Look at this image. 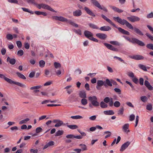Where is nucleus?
Instances as JSON below:
<instances>
[{
	"label": "nucleus",
	"mask_w": 153,
	"mask_h": 153,
	"mask_svg": "<svg viewBox=\"0 0 153 153\" xmlns=\"http://www.w3.org/2000/svg\"><path fill=\"white\" fill-rule=\"evenodd\" d=\"M52 19L53 20H56L62 22H65L67 23L70 24L71 25H72L75 27H78V24L75 23L71 20H68L67 19L62 17V16H52Z\"/></svg>",
	"instance_id": "obj_1"
},
{
	"label": "nucleus",
	"mask_w": 153,
	"mask_h": 153,
	"mask_svg": "<svg viewBox=\"0 0 153 153\" xmlns=\"http://www.w3.org/2000/svg\"><path fill=\"white\" fill-rule=\"evenodd\" d=\"M88 100L91 102L89 104V106L91 108H93L94 106L96 107L99 106L100 103L97 101V98L96 96L89 97Z\"/></svg>",
	"instance_id": "obj_2"
},
{
	"label": "nucleus",
	"mask_w": 153,
	"mask_h": 153,
	"mask_svg": "<svg viewBox=\"0 0 153 153\" xmlns=\"http://www.w3.org/2000/svg\"><path fill=\"white\" fill-rule=\"evenodd\" d=\"M113 19L114 20L117 22L122 25H125L129 29H133V27L132 25L125 19H122L119 17H114Z\"/></svg>",
	"instance_id": "obj_3"
},
{
	"label": "nucleus",
	"mask_w": 153,
	"mask_h": 153,
	"mask_svg": "<svg viewBox=\"0 0 153 153\" xmlns=\"http://www.w3.org/2000/svg\"><path fill=\"white\" fill-rule=\"evenodd\" d=\"M0 78H3L5 81L10 84H13L22 88L26 87L25 85L18 82L13 81L12 79L5 76L3 74H0Z\"/></svg>",
	"instance_id": "obj_4"
},
{
	"label": "nucleus",
	"mask_w": 153,
	"mask_h": 153,
	"mask_svg": "<svg viewBox=\"0 0 153 153\" xmlns=\"http://www.w3.org/2000/svg\"><path fill=\"white\" fill-rule=\"evenodd\" d=\"M84 34L85 36L89 39L95 42H98V40L97 39L93 37V34L90 32L85 30L84 32Z\"/></svg>",
	"instance_id": "obj_5"
},
{
	"label": "nucleus",
	"mask_w": 153,
	"mask_h": 153,
	"mask_svg": "<svg viewBox=\"0 0 153 153\" xmlns=\"http://www.w3.org/2000/svg\"><path fill=\"white\" fill-rule=\"evenodd\" d=\"M126 39L129 41V42L133 43H136L138 45H139L141 46H143L145 45L144 43L142 41H140L138 40L137 39L134 38H132L131 39H130L129 38H126Z\"/></svg>",
	"instance_id": "obj_6"
},
{
	"label": "nucleus",
	"mask_w": 153,
	"mask_h": 153,
	"mask_svg": "<svg viewBox=\"0 0 153 153\" xmlns=\"http://www.w3.org/2000/svg\"><path fill=\"white\" fill-rule=\"evenodd\" d=\"M41 8L47 9L53 12H56V11L52 9L51 7L45 4H39V9H40Z\"/></svg>",
	"instance_id": "obj_7"
},
{
	"label": "nucleus",
	"mask_w": 153,
	"mask_h": 153,
	"mask_svg": "<svg viewBox=\"0 0 153 153\" xmlns=\"http://www.w3.org/2000/svg\"><path fill=\"white\" fill-rule=\"evenodd\" d=\"M53 122L56 123L54 126L55 127H59L61 126L62 125L66 126V125L68 124V123H67L66 124L64 123L63 122L62 120H54L53 121Z\"/></svg>",
	"instance_id": "obj_8"
},
{
	"label": "nucleus",
	"mask_w": 153,
	"mask_h": 153,
	"mask_svg": "<svg viewBox=\"0 0 153 153\" xmlns=\"http://www.w3.org/2000/svg\"><path fill=\"white\" fill-rule=\"evenodd\" d=\"M127 19L129 21L133 22L139 21L140 19V18L134 16H131L130 17H128Z\"/></svg>",
	"instance_id": "obj_9"
},
{
	"label": "nucleus",
	"mask_w": 153,
	"mask_h": 153,
	"mask_svg": "<svg viewBox=\"0 0 153 153\" xmlns=\"http://www.w3.org/2000/svg\"><path fill=\"white\" fill-rule=\"evenodd\" d=\"M102 18L105 20H106L107 22H108L111 25L113 26L114 27L117 28V27L111 21V20L107 18L103 14L101 15Z\"/></svg>",
	"instance_id": "obj_10"
},
{
	"label": "nucleus",
	"mask_w": 153,
	"mask_h": 153,
	"mask_svg": "<svg viewBox=\"0 0 153 153\" xmlns=\"http://www.w3.org/2000/svg\"><path fill=\"white\" fill-rule=\"evenodd\" d=\"M102 18L105 20H106L107 22H108L111 25L113 26L114 27L117 28V27L111 21V20L107 18L103 14L101 15Z\"/></svg>",
	"instance_id": "obj_11"
},
{
	"label": "nucleus",
	"mask_w": 153,
	"mask_h": 153,
	"mask_svg": "<svg viewBox=\"0 0 153 153\" xmlns=\"http://www.w3.org/2000/svg\"><path fill=\"white\" fill-rule=\"evenodd\" d=\"M104 44L110 50L115 51H118L117 49L115 48L111 45L105 43H104Z\"/></svg>",
	"instance_id": "obj_12"
},
{
	"label": "nucleus",
	"mask_w": 153,
	"mask_h": 153,
	"mask_svg": "<svg viewBox=\"0 0 153 153\" xmlns=\"http://www.w3.org/2000/svg\"><path fill=\"white\" fill-rule=\"evenodd\" d=\"M130 144V142L129 141H127L123 144L121 147L120 151L121 152L123 151L126 149L128 147Z\"/></svg>",
	"instance_id": "obj_13"
},
{
	"label": "nucleus",
	"mask_w": 153,
	"mask_h": 153,
	"mask_svg": "<svg viewBox=\"0 0 153 153\" xmlns=\"http://www.w3.org/2000/svg\"><path fill=\"white\" fill-rule=\"evenodd\" d=\"M30 89L33 90V94L37 95L38 93V86H33L30 88Z\"/></svg>",
	"instance_id": "obj_14"
},
{
	"label": "nucleus",
	"mask_w": 153,
	"mask_h": 153,
	"mask_svg": "<svg viewBox=\"0 0 153 153\" xmlns=\"http://www.w3.org/2000/svg\"><path fill=\"white\" fill-rule=\"evenodd\" d=\"M131 58L137 60H142L144 59V57L143 56L139 55H136L131 56Z\"/></svg>",
	"instance_id": "obj_15"
},
{
	"label": "nucleus",
	"mask_w": 153,
	"mask_h": 153,
	"mask_svg": "<svg viewBox=\"0 0 153 153\" xmlns=\"http://www.w3.org/2000/svg\"><path fill=\"white\" fill-rule=\"evenodd\" d=\"M129 124L128 123H126L124 124L122 128L124 132L128 133L130 132L128 129Z\"/></svg>",
	"instance_id": "obj_16"
},
{
	"label": "nucleus",
	"mask_w": 153,
	"mask_h": 153,
	"mask_svg": "<svg viewBox=\"0 0 153 153\" xmlns=\"http://www.w3.org/2000/svg\"><path fill=\"white\" fill-rule=\"evenodd\" d=\"M84 10L86 11L87 13L89 15L94 17L95 16L94 13L90 10L87 7H84Z\"/></svg>",
	"instance_id": "obj_17"
},
{
	"label": "nucleus",
	"mask_w": 153,
	"mask_h": 153,
	"mask_svg": "<svg viewBox=\"0 0 153 153\" xmlns=\"http://www.w3.org/2000/svg\"><path fill=\"white\" fill-rule=\"evenodd\" d=\"M96 36L100 39H104L106 38V35L104 33H98L96 34Z\"/></svg>",
	"instance_id": "obj_18"
},
{
	"label": "nucleus",
	"mask_w": 153,
	"mask_h": 153,
	"mask_svg": "<svg viewBox=\"0 0 153 153\" xmlns=\"http://www.w3.org/2000/svg\"><path fill=\"white\" fill-rule=\"evenodd\" d=\"M26 1L28 3L33 4L37 7L38 8V4L35 0H26Z\"/></svg>",
	"instance_id": "obj_19"
},
{
	"label": "nucleus",
	"mask_w": 153,
	"mask_h": 153,
	"mask_svg": "<svg viewBox=\"0 0 153 153\" xmlns=\"http://www.w3.org/2000/svg\"><path fill=\"white\" fill-rule=\"evenodd\" d=\"M79 97L82 98H86V92L84 91H82L79 92Z\"/></svg>",
	"instance_id": "obj_20"
},
{
	"label": "nucleus",
	"mask_w": 153,
	"mask_h": 153,
	"mask_svg": "<svg viewBox=\"0 0 153 153\" xmlns=\"http://www.w3.org/2000/svg\"><path fill=\"white\" fill-rule=\"evenodd\" d=\"M82 14L81 11L80 10H77L73 12V15L76 16H79Z\"/></svg>",
	"instance_id": "obj_21"
},
{
	"label": "nucleus",
	"mask_w": 153,
	"mask_h": 153,
	"mask_svg": "<svg viewBox=\"0 0 153 153\" xmlns=\"http://www.w3.org/2000/svg\"><path fill=\"white\" fill-rule=\"evenodd\" d=\"M7 62H9L10 64L12 65L15 64L16 62V60L15 59L13 58L11 59L9 57H7Z\"/></svg>",
	"instance_id": "obj_22"
},
{
	"label": "nucleus",
	"mask_w": 153,
	"mask_h": 153,
	"mask_svg": "<svg viewBox=\"0 0 153 153\" xmlns=\"http://www.w3.org/2000/svg\"><path fill=\"white\" fill-rule=\"evenodd\" d=\"M91 3L96 7L98 8L101 7V5L96 0H91Z\"/></svg>",
	"instance_id": "obj_23"
},
{
	"label": "nucleus",
	"mask_w": 153,
	"mask_h": 153,
	"mask_svg": "<svg viewBox=\"0 0 153 153\" xmlns=\"http://www.w3.org/2000/svg\"><path fill=\"white\" fill-rule=\"evenodd\" d=\"M54 144V142L53 141H50L48 142L43 147V149H45L47 148L52 146Z\"/></svg>",
	"instance_id": "obj_24"
},
{
	"label": "nucleus",
	"mask_w": 153,
	"mask_h": 153,
	"mask_svg": "<svg viewBox=\"0 0 153 153\" xmlns=\"http://www.w3.org/2000/svg\"><path fill=\"white\" fill-rule=\"evenodd\" d=\"M110 7L115 11L117 12L118 13H121L123 11L122 10L116 7L111 6H110Z\"/></svg>",
	"instance_id": "obj_25"
},
{
	"label": "nucleus",
	"mask_w": 153,
	"mask_h": 153,
	"mask_svg": "<svg viewBox=\"0 0 153 153\" xmlns=\"http://www.w3.org/2000/svg\"><path fill=\"white\" fill-rule=\"evenodd\" d=\"M103 113L106 115H112L114 114V111L112 110L105 111H104Z\"/></svg>",
	"instance_id": "obj_26"
},
{
	"label": "nucleus",
	"mask_w": 153,
	"mask_h": 153,
	"mask_svg": "<svg viewBox=\"0 0 153 153\" xmlns=\"http://www.w3.org/2000/svg\"><path fill=\"white\" fill-rule=\"evenodd\" d=\"M105 81H103L102 80H98L97 81V84L99 86H100L102 87L103 85H104L105 86H106V84H105Z\"/></svg>",
	"instance_id": "obj_27"
},
{
	"label": "nucleus",
	"mask_w": 153,
	"mask_h": 153,
	"mask_svg": "<svg viewBox=\"0 0 153 153\" xmlns=\"http://www.w3.org/2000/svg\"><path fill=\"white\" fill-rule=\"evenodd\" d=\"M16 75L20 78L24 79H26V77L22 74L20 73L19 72H16Z\"/></svg>",
	"instance_id": "obj_28"
},
{
	"label": "nucleus",
	"mask_w": 153,
	"mask_h": 153,
	"mask_svg": "<svg viewBox=\"0 0 153 153\" xmlns=\"http://www.w3.org/2000/svg\"><path fill=\"white\" fill-rule=\"evenodd\" d=\"M66 125L68 128L72 129H74L78 128V126L76 125H68V124Z\"/></svg>",
	"instance_id": "obj_29"
},
{
	"label": "nucleus",
	"mask_w": 153,
	"mask_h": 153,
	"mask_svg": "<svg viewBox=\"0 0 153 153\" xmlns=\"http://www.w3.org/2000/svg\"><path fill=\"white\" fill-rule=\"evenodd\" d=\"M106 103L103 101H102L100 103V106L101 108H106L108 106V105Z\"/></svg>",
	"instance_id": "obj_30"
},
{
	"label": "nucleus",
	"mask_w": 153,
	"mask_h": 153,
	"mask_svg": "<svg viewBox=\"0 0 153 153\" xmlns=\"http://www.w3.org/2000/svg\"><path fill=\"white\" fill-rule=\"evenodd\" d=\"M39 50H40V56H42L43 55V53L44 52L45 50V48L42 46H39Z\"/></svg>",
	"instance_id": "obj_31"
},
{
	"label": "nucleus",
	"mask_w": 153,
	"mask_h": 153,
	"mask_svg": "<svg viewBox=\"0 0 153 153\" xmlns=\"http://www.w3.org/2000/svg\"><path fill=\"white\" fill-rule=\"evenodd\" d=\"M79 146L81 147V150L82 151L86 150L87 149V146L85 144H81L79 145Z\"/></svg>",
	"instance_id": "obj_32"
},
{
	"label": "nucleus",
	"mask_w": 153,
	"mask_h": 153,
	"mask_svg": "<svg viewBox=\"0 0 153 153\" xmlns=\"http://www.w3.org/2000/svg\"><path fill=\"white\" fill-rule=\"evenodd\" d=\"M45 62L43 60H41L39 62V65L40 67L43 68L45 64Z\"/></svg>",
	"instance_id": "obj_33"
},
{
	"label": "nucleus",
	"mask_w": 153,
	"mask_h": 153,
	"mask_svg": "<svg viewBox=\"0 0 153 153\" xmlns=\"http://www.w3.org/2000/svg\"><path fill=\"white\" fill-rule=\"evenodd\" d=\"M22 9L25 12H27L32 14H33L34 13V12L33 11L30 10L28 9L22 7Z\"/></svg>",
	"instance_id": "obj_34"
},
{
	"label": "nucleus",
	"mask_w": 153,
	"mask_h": 153,
	"mask_svg": "<svg viewBox=\"0 0 153 153\" xmlns=\"http://www.w3.org/2000/svg\"><path fill=\"white\" fill-rule=\"evenodd\" d=\"M123 112L124 108L123 107H122L118 111L117 114L119 115H122L123 114Z\"/></svg>",
	"instance_id": "obj_35"
},
{
	"label": "nucleus",
	"mask_w": 153,
	"mask_h": 153,
	"mask_svg": "<svg viewBox=\"0 0 153 153\" xmlns=\"http://www.w3.org/2000/svg\"><path fill=\"white\" fill-rule=\"evenodd\" d=\"M138 67L140 68L141 69L145 71H147V70L146 69V66L142 64H139L138 65Z\"/></svg>",
	"instance_id": "obj_36"
},
{
	"label": "nucleus",
	"mask_w": 153,
	"mask_h": 153,
	"mask_svg": "<svg viewBox=\"0 0 153 153\" xmlns=\"http://www.w3.org/2000/svg\"><path fill=\"white\" fill-rule=\"evenodd\" d=\"M119 30L120 32L123 34L127 35H129V32L125 30L124 29H119Z\"/></svg>",
	"instance_id": "obj_37"
},
{
	"label": "nucleus",
	"mask_w": 153,
	"mask_h": 153,
	"mask_svg": "<svg viewBox=\"0 0 153 153\" xmlns=\"http://www.w3.org/2000/svg\"><path fill=\"white\" fill-rule=\"evenodd\" d=\"M71 118L74 119H81L83 118L80 115H76L74 116H71Z\"/></svg>",
	"instance_id": "obj_38"
},
{
	"label": "nucleus",
	"mask_w": 153,
	"mask_h": 153,
	"mask_svg": "<svg viewBox=\"0 0 153 153\" xmlns=\"http://www.w3.org/2000/svg\"><path fill=\"white\" fill-rule=\"evenodd\" d=\"M63 131L62 130H58L56 132V133L55 136L56 137H57L60 135H61L63 134Z\"/></svg>",
	"instance_id": "obj_39"
},
{
	"label": "nucleus",
	"mask_w": 153,
	"mask_h": 153,
	"mask_svg": "<svg viewBox=\"0 0 153 153\" xmlns=\"http://www.w3.org/2000/svg\"><path fill=\"white\" fill-rule=\"evenodd\" d=\"M104 134H107L106 135L105 137V138H106L110 137L111 136V133L110 131H105L104 132Z\"/></svg>",
	"instance_id": "obj_40"
},
{
	"label": "nucleus",
	"mask_w": 153,
	"mask_h": 153,
	"mask_svg": "<svg viewBox=\"0 0 153 153\" xmlns=\"http://www.w3.org/2000/svg\"><path fill=\"white\" fill-rule=\"evenodd\" d=\"M29 120V119L28 118H27L25 119L22 120L19 122V124L21 125L24 123H25Z\"/></svg>",
	"instance_id": "obj_41"
},
{
	"label": "nucleus",
	"mask_w": 153,
	"mask_h": 153,
	"mask_svg": "<svg viewBox=\"0 0 153 153\" xmlns=\"http://www.w3.org/2000/svg\"><path fill=\"white\" fill-rule=\"evenodd\" d=\"M81 102L82 105H85L87 104L88 101L85 98H82L81 100Z\"/></svg>",
	"instance_id": "obj_42"
},
{
	"label": "nucleus",
	"mask_w": 153,
	"mask_h": 153,
	"mask_svg": "<svg viewBox=\"0 0 153 153\" xmlns=\"http://www.w3.org/2000/svg\"><path fill=\"white\" fill-rule=\"evenodd\" d=\"M105 84H106V85H107L109 86H112V82L108 79H107L106 80L105 83Z\"/></svg>",
	"instance_id": "obj_43"
},
{
	"label": "nucleus",
	"mask_w": 153,
	"mask_h": 153,
	"mask_svg": "<svg viewBox=\"0 0 153 153\" xmlns=\"http://www.w3.org/2000/svg\"><path fill=\"white\" fill-rule=\"evenodd\" d=\"M111 44L116 45H120V43L117 41H111L109 42Z\"/></svg>",
	"instance_id": "obj_44"
},
{
	"label": "nucleus",
	"mask_w": 153,
	"mask_h": 153,
	"mask_svg": "<svg viewBox=\"0 0 153 153\" xmlns=\"http://www.w3.org/2000/svg\"><path fill=\"white\" fill-rule=\"evenodd\" d=\"M114 106L116 107H118L120 105V102L118 101H116L114 102Z\"/></svg>",
	"instance_id": "obj_45"
},
{
	"label": "nucleus",
	"mask_w": 153,
	"mask_h": 153,
	"mask_svg": "<svg viewBox=\"0 0 153 153\" xmlns=\"http://www.w3.org/2000/svg\"><path fill=\"white\" fill-rule=\"evenodd\" d=\"M45 76L47 77H49L51 76H50V72L49 71L46 69L45 70Z\"/></svg>",
	"instance_id": "obj_46"
},
{
	"label": "nucleus",
	"mask_w": 153,
	"mask_h": 153,
	"mask_svg": "<svg viewBox=\"0 0 153 153\" xmlns=\"http://www.w3.org/2000/svg\"><path fill=\"white\" fill-rule=\"evenodd\" d=\"M146 109L149 111H151L152 109V105L151 104H148L146 106Z\"/></svg>",
	"instance_id": "obj_47"
},
{
	"label": "nucleus",
	"mask_w": 153,
	"mask_h": 153,
	"mask_svg": "<svg viewBox=\"0 0 153 153\" xmlns=\"http://www.w3.org/2000/svg\"><path fill=\"white\" fill-rule=\"evenodd\" d=\"M54 67L56 68H60L61 67V64L58 62H55L54 63Z\"/></svg>",
	"instance_id": "obj_48"
},
{
	"label": "nucleus",
	"mask_w": 153,
	"mask_h": 153,
	"mask_svg": "<svg viewBox=\"0 0 153 153\" xmlns=\"http://www.w3.org/2000/svg\"><path fill=\"white\" fill-rule=\"evenodd\" d=\"M90 28H92L93 29H98V27L97 26L92 24L90 23L88 24Z\"/></svg>",
	"instance_id": "obj_49"
},
{
	"label": "nucleus",
	"mask_w": 153,
	"mask_h": 153,
	"mask_svg": "<svg viewBox=\"0 0 153 153\" xmlns=\"http://www.w3.org/2000/svg\"><path fill=\"white\" fill-rule=\"evenodd\" d=\"M6 38L8 40H12L13 39V37L12 35L8 34L7 35Z\"/></svg>",
	"instance_id": "obj_50"
},
{
	"label": "nucleus",
	"mask_w": 153,
	"mask_h": 153,
	"mask_svg": "<svg viewBox=\"0 0 153 153\" xmlns=\"http://www.w3.org/2000/svg\"><path fill=\"white\" fill-rule=\"evenodd\" d=\"M73 32L79 35H81L82 34L80 29H74Z\"/></svg>",
	"instance_id": "obj_51"
},
{
	"label": "nucleus",
	"mask_w": 153,
	"mask_h": 153,
	"mask_svg": "<svg viewBox=\"0 0 153 153\" xmlns=\"http://www.w3.org/2000/svg\"><path fill=\"white\" fill-rule=\"evenodd\" d=\"M140 99L143 102H145L147 101V98L145 96H142L140 97Z\"/></svg>",
	"instance_id": "obj_52"
},
{
	"label": "nucleus",
	"mask_w": 153,
	"mask_h": 153,
	"mask_svg": "<svg viewBox=\"0 0 153 153\" xmlns=\"http://www.w3.org/2000/svg\"><path fill=\"white\" fill-rule=\"evenodd\" d=\"M133 82L136 84H137L138 83V79L136 77H134L132 79Z\"/></svg>",
	"instance_id": "obj_53"
},
{
	"label": "nucleus",
	"mask_w": 153,
	"mask_h": 153,
	"mask_svg": "<svg viewBox=\"0 0 153 153\" xmlns=\"http://www.w3.org/2000/svg\"><path fill=\"white\" fill-rule=\"evenodd\" d=\"M146 47L149 49L153 50V44H149L146 45Z\"/></svg>",
	"instance_id": "obj_54"
},
{
	"label": "nucleus",
	"mask_w": 153,
	"mask_h": 153,
	"mask_svg": "<svg viewBox=\"0 0 153 153\" xmlns=\"http://www.w3.org/2000/svg\"><path fill=\"white\" fill-rule=\"evenodd\" d=\"M128 75L130 77L132 78L134 76V74L132 72H130L128 73Z\"/></svg>",
	"instance_id": "obj_55"
},
{
	"label": "nucleus",
	"mask_w": 153,
	"mask_h": 153,
	"mask_svg": "<svg viewBox=\"0 0 153 153\" xmlns=\"http://www.w3.org/2000/svg\"><path fill=\"white\" fill-rule=\"evenodd\" d=\"M24 54V51L22 50H20L18 51L17 55L19 56H22Z\"/></svg>",
	"instance_id": "obj_56"
},
{
	"label": "nucleus",
	"mask_w": 153,
	"mask_h": 153,
	"mask_svg": "<svg viewBox=\"0 0 153 153\" xmlns=\"http://www.w3.org/2000/svg\"><path fill=\"white\" fill-rule=\"evenodd\" d=\"M134 31L136 32L138 34L141 35H143V34L142 33L140 30L139 29H134Z\"/></svg>",
	"instance_id": "obj_57"
},
{
	"label": "nucleus",
	"mask_w": 153,
	"mask_h": 153,
	"mask_svg": "<svg viewBox=\"0 0 153 153\" xmlns=\"http://www.w3.org/2000/svg\"><path fill=\"white\" fill-rule=\"evenodd\" d=\"M114 59H118L119 61H120L122 62H123V63H125L123 59H121V58L120 57H117V56H114Z\"/></svg>",
	"instance_id": "obj_58"
},
{
	"label": "nucleus",
	"mask_w": 153,
	"mask_h": 153,
	"mask_svg": "<svg viewBox=\"0 0 153 153\" xmlns=\"http://www.w3.org/2000/svg\"><path fill=\"white\" fill-rule=\"evenodd\" d=\"M146 17L148 19L153 18V13L152 12L148 14L146 16Z\"/></svg>",
	"instance_id": "obj_59"
},
{
	"label": "nucleus",
	"mask_w": 153,
	"mask_h": 153,
	"mask_svg": "<svg viewBox=\"0 0 153 153\" xmlns=\"http://www.w3.org/2000/svg\"><path fill=\"white\" fill-rule=\"evenodd\" d=\"M66 137L68 139H72L74 138V135L72 134H69L67 135Z\"/></svg>",
	"instance_id": "obj_60"
},
{
	"label": "nucleus",
	"mask_w": 153,
	"mask_h": 153,
	"mask_svg": "<svg viewBox=\"0 0 153 153\" xmlns=\"http://www.w3.org/2000/svg\"><path fill=\"white\" fill-rule=\"evenodd\" d=\"M135 118V116L133 114H132L131 115L129 116V120L130 121H133Z\"/></svg>",
	"instance_id": "obj_61"
},
{
	"label": "nucleus",
	"mask_w": 153,
	"mask_h": 153,
	"mask_svg": "<svg viewBox=\"0 0 153 153\" xmlns=\"http://www.w3.org/2000/svg\"><path fill=\"white\" fill-rule=\"evenodd\" d=\"M114 90L116 92L118 93L119 94H120L121 91L119 88H114Z\"/></svg>",
	"instance_id": "obj_62"
},
{
	"label": "nucleus",
	"mask_w": 153,
	"mask_h": 153,
	"mask_svg": "<svg viewBox=\"0 0 153 153\" xmlns=\"http://www.w3.org/2000/svg\"><path fill=\"white\" fill-rule=\"evenodd\" d=\"M109 101V97H105L104 99V102L106 103H108Z\"/></svg>",
	"instance_id": "obj_63"
},
{
	"label": "nucleus",
	"mask_w": 153,
	"mask_h": 153,
	"mask_svg": "<svg viewBox=\"0 0 153 153\" xmlns=\"http://www.w3.org/2000/svg\"><path fill=\"white\" fill-rule=\"evenodd\" d=\"M16 44L18 47L19 48H20L22 47V43L20 41H17L16 42Z\"/></svg>",
	"instance_id": "obj_64"
}]
</instances>
